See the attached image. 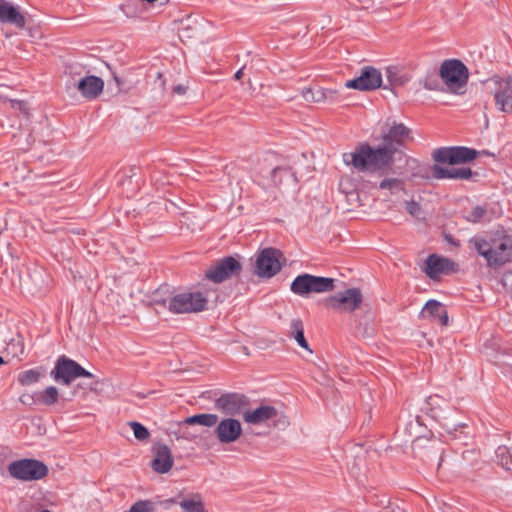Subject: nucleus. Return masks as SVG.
Returning a JSON list of instances; mask_svg holds the SVG:
<instances>
[{
	"label": "nucleus",
	"mask_w": 512,
	"mask_h": 512,
	"mask_svg": "<svg viewBox=\"0 0 512 512\" xmlns=\"http://www.w3.org/2000/svg\"><path fill=\"white\" fill-rule=\"evenodd\" d=\"M43 376L44 369L42 367H36L20 372L17 381L22 386H30L39 382Z\"/></svg>",
	"instance_id": "nucleus-24"
},
{
	"label": "nucleus",
	"mask_w": 512,
	"mask_h": 512,
	"mask_svg": "<svg viewBox=\"0 0 512 512\" xmlns=\"http://www.w3.org/2000/svg\"><path fill=\"white\" fill-rule=\"evenodd\" d=\"M290 337L294 338L303 349L312 352L304 336V325L301 319H293L290 324Z\"/></svg>",
	"instance_id": "nucleus-25"
},
{
	"label": "nucleus",
	"mask_w": 512,
	"mask_h": 512,
	"mask_svg": "<svg viewBox=\"0 0 512 512\" xmlns=\"http://www.w3.org/2000/svg\"><path fill=\"white\" fill-rule=\"evenodd\" d=\"M125 512H155V504L151 500H138Z\"/></svg>",
	"instance_id": "nucleus-31"
},
{
	"label": "nucleus",
	"mask_w": 512,
	"mask_h": 512,
	"mask_svg": "<svg viewBox=\"0 0 512 512\" xmlns=\"http://www.w3.org/2000/svg\"><path fill=\"white\" fill-rule=\"evenodd\" d=\"M242 434V426L239 420L225 418L221 420L215 429V435L220 443L228 444L235 442Z\"/></svg>",
	"instance_id": "nucleus-17"
},
{
	"label": "nucleus",
	"mask_w": 512,
	"mask_h": 512,
	"mask_svg": "<svg viewBox=\"0 0 512 512\" xmlns=\"http://www.w3.org/2000/svg\"><path fill=\"white\" fill-rule=\"evenodd\" d=\"M454 270V261L437 254L429 255L426 258L423 267V271L426 275L433 280L438 279L442 274H448Z\"/></svg>",
	"instance_id": "nucleus-16"
},
{
	"label": "nucleus",
	"mask_w": 512,
	"mask_h": 512,
	"mask_svg": "<svg viewBox=\"0 0 512 512\" xmlns=\"http://www.w3.org/2000/svg\"><path fill=\"white\" fill-rule=\"evenodd\" d=\"M249 398L241 393H225L215 401V407L225 415L243 414L249 406Z\"/></svg>",
	"instance_id": "nucleus-13"
},
{
	"label": "nucleus",
	"mask_w": 512,
	"mask_h": 512,
	"mask_svg": "<svg viewBox=\"0 0 512 512\" xmlns=\"http://www.w3.org/2000/svg\"><path fill=\"white\" fill-rule=\"evenodd\" d=\"M383 145L372 147L363 142L352 152L342 155L343 162L357 172L380 173L386 172L394 163V155L398 148L407 140H411V130L403 123H393L381 136Z\"/></svg>",
	"instance_id": "nucleus-1"
},
{
	"label": "nucleus",
	"mask_w": 512,
	"mask_h": 512,
	"mask_svg": "<svg viewBox=\"0 0 512 512\" xmlns=\"http://www.w3.org/2000/svg\"><path fill=\"white\" fill-rule=\"evenodd\" d=\"M207 303V298L201 292H185L171 297L167 308L175 314L196 313L205 310Z\"/></svg>",
	"instance_id": "nucleus-6"
},
{
	"label": "nucleus",
	"mask_w": 512,
	"mask_h": 512,
	"mask_svg": "<svg viewBox=\"0 0 512 512\" xmlns=\"http://www.w3.org/2000/svg\"><path fill=\"white\" fill-rule=\"evenodd\" d=\"M242 271V265L233 256H226L216 261L206 270L205 276L214 283H222L234 276H238Z\"/></svg>",
	"instance_id": "nucleus-10"
},
{
	"label": "nucleus",
	"mask_w": 512,
	"mask_h": 512,
	"mask_svg": "<svg viewBox=\"0 0 512 512\" xmlns=\"http://www.w3.org/2000/svg\"><path fill=\"white\" fill-rule=\"evenodd\" d=\"M54 381L63 385L71 384L78 377L94 378V375L83 368L76 361L61 356L57 359L55 367L50 373Z\"/></svg>",
	"instance_id": "nucleus-7"
},
{
	"label": "nucleus",
	"mask_w": 512,
	"mask_h": 512,
	"mask_svg": "<svg viewBox=\"0 0 512 512\" xmlns=\"http://www.w3.org/2000/svg\"><path fill=\"white\" fill-rule=\"evenodd\" d=\"M114 79L116 80L117 84L119 85L120 81H119L118 77L115 76Z\"/></svg>",
	"instance_id": "nucleus-47"
},
{
	"label": "nucleus",
	"mask_w": 512,
	"mask_h": 512,
	"mask_svg": "<svg viewBox=\"0 0 512 512\" xmlns=\"http://www.w3.org/2000/svg\"><path fill=\"white\" fill-rule=\"evenodd\" d=\"M423 86H424V88H426L428 90H437L439 87L437 75L433 74V75L427 76L423 81Z\"/></svg>",
	"instance_id": "nucleus-36"
},
{
	"label": "nucleus",
	"mask_w": 512,
	"mask_h": 512,
	"mask_svg": "<svg viewBox=\"0 0 512 512\" xmlns=\"http://www.w3.org/2000/svg\"><path fill=\"white\" fill-rule=\"evenodd\" d=\"M278 411L275 407L270 405H262L254 410H247L243 412V419L246 423L251 425H260L268 420L276 418Z\"/></svg>",
	"instance_id": "nucleus-20"
},
{
	"label": "nucleus",
	"mask_w": 512,
	"mask_h": 512,
	"mask_svg": "<svg viewBox=\"0 0 512 512\" xmlns=\"http://www.w3.org/2000/svg\"><path fill=\"white\" fill-rule=\"evenodd\" d=\"M505 453H508V449L506 447H499L498 448V456L504 455Z\"/></svg>",
	"instance_id": "nucleus-46"
},
{
	"label": "nucleus",
	"mask_w": 512,
	"mask_h": 512,
	"mask_svg": "<svg viewBox=\"0 0 512 512\" xmlns=\"http://www.w3.org/2000/svg\"><path fill=\"white\" fill-rule=\"evenodd\" d=\"M363 301V296L358 288H349L338 292L327 300V306L333 310L353 312L358 309Z\"/></svg>",
	"instance_id": "nucleus-11"
},
{
	"label": "nucleus",
	"mask_w": 512,
	"mask_h": 512,
	"mask_svg": "<svg viewBox=\"0 0 512 512\" xmlns=\"http://www.w3.org/2000/svg\"><path fill=\"white\" fill-rule=\"evenodd\" d=\"M301 95L307 102L335 104L341 101L340 92L337 89L323 88L313 85L302 89Z\"/></svg>",
	"instance_id": "nucleus-15"
},
{
	"label": "nucleus",
	"mask_w": 512,
	"mask_h": 512,
	"mask_svg": "<svg viewBox=\"0 0 512 512\" xmlns=\"http://www.w3.org/2000/svg\"><path fill=\"white\" fill-rule=\"evenodd\" d=\"M406 210L410 215L416 218H419L421 215V206L415 201L406 202Z\"/></svg>",
	"instance_id": "nucleus-37"
},
{
	"label": "nucleus",
	"mask_w": 512,
	"mask_h": 512,
	"mask_svg": "<svg viewBox=\"0 0 512 512\" xmlns=\"http://www.w3.org/2000/svg\"><path fill=\"white\" fill-rule=\"evenodd\" d=\"M420 316L424 319H430L431 321L438 322L442 326L448 325V313L445 306L437 300H429L424 305Z\"/></svg>",
	"instance_id": "nucleus-19"
},
{
	"label": "nucleus",
	"mask_w": 512,
	"mask_h": 512,
	"mask_svg": "<svg viewBox=\"0 0 512 512\" xmlns=\"http://www.w3.org/2000/svg\"><path fill=\"white\" fill-rule=\"evenodd\" d=\"M478 155L475 149L464 146L440 147L433 151L437 163L456 165L474 160Z\"/></svg>",
	"instance_id": "nucleus-8"
},
{
	"label": "nucleus",
	"mask_w": 512,
	"mask_h": 512,
	"mask_svg": "<svg viewBox=\"0 0 512 512\" xmlns=\"http://www.w3.org/2000/svg\"><path fill=\"white\" fill-rule=\"evenodd\" d=\"M386 78L392 86H404L408 83L411 77L396 66H389L386 68Z\"/></svg>",
	"instance_id": "nucleus-26"
},
{
	"label": "nucleus",
	"mask_w": 512,
	"mask_h": 512,
	"mask_svg": "<svg viewBox=\"0 0 512 512\" xmlns=\"http://www.w3.org/2000/svg\"><path fill=\"white\" fill-rule=\"evenodd\" d=\"M174 463L173 456L169 447L165 444H159L155 448V457L152 461V468L160 474H165L172 468Z\"/></svg>",
	"instance_id": "nucleus-22"
},
{
	"label": "nucleus",
	"mask_w": 512,
	"mask_h": 512,
	"mask_svg": "<svg viewBox=\"0 0 512 512\" xmlns=\"http://www.w3.org/2000/svg\"><path fill=\"white\" fill-rule=\"evenodd\" d=\"M4 363L3 357L0 356V365Z\"/></svg>",
	"instance_id": "nucleus-48"
},
{
	"label": "nucleus",
	"mask_w": 512,
	"mask_h": 512,
	"mask_svg": "<svg viewBox=\"0 0 512 512\" xmlns=\"http://www.w3.org/2000/svg\"><path fill=\"white\" fill-rule=\"evenodd\" d=\"M11 105L14 109H18L26 113V103L22 100H11Z\"/></svg>",
	"instance_id": "nucleus-39"
},
{
	"label": "nucleus",
	"mask_w": 512,
	"mask_h": 512,
	"mask_svg": "<svg viewBox=\"0 0 512 512\" xmlns=\"http://www.w3.org/2000/svg\"><path fill=\"white\" fill-rule=\"evenodd\" d=\"M381 85V72L375 67L365 66L361 68L360 75L358 77L346 81L345 88L359 91H371L381 87Z\"/></svg>",
	"instance_id": "nucleus-12"
},
{
	"label": "nucleus",
	"mask_w": 512,
	"mask_h": 512,
	"mask_svg": "<svg viewBox=\"0 0 512 512\" xmlns=\"http://www.w3.org/2000/svg\"><path fill=\"white\" fill-rule=\"evenodd\" d=\"M383 512H405V509L395 502H389L388 505L384 507Z\"/></svg>",
	"instance_id": "nucleus-38"
},
{
	"label": "nucleus",
	"mask_w": 512,
	"mask_h": 512,
	"mask_svg": "<svg viewBox=\"0 0 512 512\" xmlns=\"http://www.w3.org/2000/svg\"><path fill=\"white\" fill-rule=\"evenodd\" d=\"M173 91L175 93H177V94L182 95V94H184L186 92V87L181 85V84H179V85H176V86L173 87Z\"/></svg>",
	"instance_id": "nucleus-40"
},
{
	"label": "nucleus",
	"mask_w": 512,
	"mask_h": 512,
	"mask_svg": "<svg viewBox=\"0 0 512 512\" xmlns=\"http://www.w3.org/2000/svg\"><path fill=\"white\" fill-rule=\"evenodd\" d=\"M281 171H283V168H281V167H275V168H273V169H272V171H271V177H272V180H273L274 182H276V175H277L279 172H281Z\"/></svg>",
	"instance_id": "nucleus-41"
},
{
	"label": "nucleus",
	"mask_w": 512,
	"mask_h": 512,
	"mask_svg": "<svg viewBox=\"0 0 512 512\" xmlns=\"http://www.w3.org/2000/svg\"><path fill=\"white\" fill-rule=\"evenodd\" d=\"M334 288V278L315 276L308 273L298 275L290 284L291 292L300 297H308L312 293L330 292Z\"/></svg>",
	"instance_id": "nucleus-3"
},
{
	"label": "nucleus",
	"mask_w": 512,
	"mask_h": 512,
	"mask_svg": "<svg viewBox=\"0 0 512 512\" xmlns=\"http://www.w3.org/2000/svg\"><path fill=\"white\" fill-rule=\"evenodd\" d=\"M280 257L281 252L275 248L261 250L257 255L254 273L260 278H272L282 268Z\"/></svg>",
	"instance_id": "nucleus-9"
},
{
	"label": "nucleus",
	"mask_w": 512,
	"mask_h": 512,
	"mask_svg": "<svg viewBox=\"0 0 512 512\" xmlns=\"http://www.w3.org/2000/svg\"><path fill=\"white\" fill-rule=\"evenodd\" d=\"M37 398H38L37 392L32 393V394L24 393V394H22L20 396L19 400L24 405L32 406V405H35V404H39Z\"/></svg>",
	"instance_id": "nucleus-35"
},
{
	"label": "nucleus",
	"mask_w": 512,
	"mask_h": 512,
	"mask_svg": "<svg viewBox=\"0 0 512 512\" xmlns=\"http://www.w3.org/2000/svg\"><path fill=\"white\" fill-rule=\"evenodd\" d=\"M179 502L180 501H177L175 498H169V499H166L163 503L168 506V505H172V504L179 505Z\"/></svg>",
	"instance_id": "nucleus-42"
},
{
	"label": "nucleus",
	"mask_w": 512,
	"mask_h": 512,
	"mask_svg": "<svg viewBox=\"0 0 512 512\" xmlns=\"http://www.w3.org/2000/svg\"><path fill=\"white\" fill-rule=\"evenodd\" d=\"M187 424H199L206 427L215 426L218 423V416L216 414H197L191 417H188L185 420Z\"/></svg>",
	"instance_id": "nucleus-29"
},
{
	"label": "nucleus",
	"mask_w": 512,
	"mask_h": 512,
	"mask_svg": "<svg viewBox=\"0 0 512 512\" xmlns=\"http://www.w3.org/2000/svg\"><path fill=\"white\" fill-rule=\"evenodd\" d=\"M433 177L436 179H461L467 180L473 176V171L468 167L461 168H445L434 165L432 168Z\"/></svg>",
	"instance_id": "nucleus-23"
},
{
	"label": "nucleus",
	"mask_w": 512,
	"mask_h": 512,
	"mask_svg": "<svg viewBox=\"0 0 512 512\" xmlns=\"http://www.w3.org/2000/svg\"><path fill=\"white\" fill-rule=\"evenodd\" d=\"M485 214V208H483L482 206H476L470 212H468L465 218L469 222L477 223L484 217Z\"/></svg>",
	"instance_id": "nucleus-33"
},
{
	"label": "nucleus",
	"mask_w": 512,
	"mask_h": 512,
	"mask_svg": "<svg viewBox=\"0 0 512 512\" xmlns=\"http://www.w3.org/2000/svg\"><path fill=\"white\" fill-rule=\"evenodd\" d=\"M179 506L185 512H207L202 501L201 495L196 493L190 498H184L179 502Z\"/></svg>",
	"instance_id": "nucleus-27"
},
{
	"label": "nucleus",
	"mask_w": 512,
	"mask_h": 512,
	"mask_svg": "<svg viewBox=\"0 0 512 512\" xmlns=\"http://www.w3.org/2000/svg\"><path fill=\"white\" fill-rule=\"evenodd\" d=\"M401 186L402 182L397 178H386L383 179L379 184L380 189H388L390 191H393L395 189H401Z\"/></svg>",
	"instance_id": "nucleus-34"
},
{
	"label": "nucleus",
	"mask_w": 512,
	"mask_h": 512,
	"mask_svg": "<svg viewBox=\"0 0 512 512\" xmlns=\"http://www.w3.org/2000/svg\"><path fill=\"white\" fill-rule=\"evenodd\" d=\"M445 238H446V240H447L450 244H452V245H456V246L458 245V243L454 240V238H453L452 236L447 235Z\"/></svg>",
	"instance_id": "nucleus-45"
},
{
	"label": "nucleus",
	"mask_w": 512,
	"mask_h": 512,
	"mask_svg": "<svg viewBox=\"0 0 512 512\" xmlns=\"http://www.w3.org/2000/svg\"><path fill=\"white\" fill-rule=\"evenodd\" d=\"M445 400L439 395H432L426 399L427 410L431 413L432 417H438L437 410L442 408Z\"/></svg>",
	"instance_id": "nucleus-30"
},
{
	"label": "nucleus",
	"mask_w": 512,
	"mask_h": 512,
	"mask_svg": "<svg viewBox=\"0 0 512 512\" xmlns=\"http://www.w3.org/2000/svg\"><path fill=\"white\" fill-rule=\"evenodd\" d=\"M77 90L86 99H96L103 91L104 81L98 76H85L75 84Z\"/></svg>",
	"instance_id": "nucleus-18"
},
{
	"label": "nucleus",
	"mask_w": 512,
	"mask_h": 512,
	"mask_svg": "<svg viewBox=\"0 0 512 512\" xmlns=\"http://www.w3.org/2000/svg\"><path fill=\"white\" fill-rule=\"evenodd\" d=\"M39 404L51 406L58 401L59 393L58 389L54 386H48L42 391H37Z\"/></svg>",
	"instance_id": "nucleus-28"
},
{
	"label": "nucleus",
	"mask_w": 512,
	"mask_h": 512,
	"mask_svg": "<svg viewBox=\"0 0 512 512\" xmlns=\"http://www.w3.org/2000/svg\"><path fill=\"white\" fill-rule=\"evenodd\" d=\"M162 77H163L162 73L158 72L157 79L160 81V87L164 90L165 83H164V81H162Z\"/></svg>",
	"instance_id": "nucleus-44"
},
{
	"label": "nucleus",
	"mask_w": 512,
	"mask_h": 512,
	"mask_svg": "<svg viewBox=\"0 0 512 512\" xmlns=\"http://www.w3.org/2000/svg\"><path fill=\"white\" fill-rule=\"evenodd\" d=\"M493 92L495 106L503 113H512V75L505 78H498L495 81Z\"/></svg>",
	"instance_id": "nucleus-14"
},
{
	"label": "nucleus",
	"mask_w": 512,
	"mask_h": 512,
	"mask_svg": "<svg viewBox=\"0 0 512 512\" xmlns=\"http://www.w3.org/2000/svg\"><path fill=\"white\" fill-rule=\"evenodd\" d=\"M129 425L132 428L136 439L143 441L149 438L150 434L148 429L141 423L133 421L130 422Z\"/></svg>",
	"instance_id": "nucleus-32"
},
{
	"label": "nucleus",
	"mask_w": 512,
	"mask_h": 512,
	"mask_svg": "<svg viewBox=\"0 0 512 512\" xmlns=\"http://www.w3.org/2000/svg\"><path fill=\"white\" fill-rule=\"evenodd\" d=\"M7 471L14 479L31 482L43 479L48 475L47 465L37 459L23 458L12 461L7 466Z\"/></svg>",
	"instance_id": "nucleus-4"
},
{
	"label": "nucleus",
	"mask_w": 512,
	"mask_h": 512,
	"mask_svg": "<svg viewBox=\"0 0 512 512\" xmlns=\"http://www.w3.org/2000/svg\"><path fill=\"white\" fill-rule=\"evenodd\" d=\"M469 244L484 257L488 267L496 268L512 262V238L503 237L499 240L488 241L483 237L475 236Z\"/></svg>",
	"instance_id": "nucleus-2"
},
{
	"label": "nucleus",
	"mask_w": 512,
	"mask_h": 512,
	"mask_svg": "<svg viewBox=\"0 0 512 512\" xmlns=\"http://www.w3.org/2000/svg\"><path fill=\"white\" fill-rule=\"evenodd\" d=\"M0 22L12 24L20 29L26 24L25 17L19 9L4 0H0Z\"/></svg>",
	"instance_id": "nucleus-21"
},
{
	"label": "nucleus",
	"mask_w": 512,
	"mask_h": 512,
	"mask_svg": "<svg viewBox=\"0 0 512 512\" xmlns=\"http://www.w3.org/2000/svg\"><path fill=\"white\" fill-rule=\"evenodd\" d=\"M243 69H244V68H241V69H239V70L235 73L234 78H235L236 80H240V79H241V77L243 76Z\"/></svg>",
	"instance_id": "nucleus-43"
},
{
	"label": "nucleus",
	"mask_w": 512,
	"mask_h": 512,
	"mask_svg": "<svg viewBox=\"0 0 512 512\" xmlns=\"http://www.w3.org/2000/svg\"><path fill=\"white\" fill-rule=\"evenodd\" d=\"M440 76L449 90L455 94H463L469 73L467 67L457 59L445 60L440 67Z\"/></svg>",
	"instance_id": "nucleus-5"
}]
</instances>
